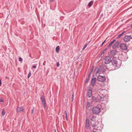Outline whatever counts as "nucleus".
Here are the masks:
<instances>
[{"instance_id": "obj_1", "label": "nucleus", "mask_w": 132, "mask_h": 132, "mask_svg": "<svg viewBox=\"0 0 132 132\" xmlns=\"http://www.w3.org/2000/svg\"><path fill=\"white\" fill-rule=\"evenodd\" d=\"M111 60V62L112 65L115 67V69H118L120 67L121 65V62L120 61H118L115 58H113Z\"/></svg>"}, {"instance_id": "obj_2", "label": "nucleus", "mask_w": 132, "mask_h": 132, "mask_svg": "<svg viewBox=\"0 0 132 132\" xmlns=\"http://www.w3.org/2000/svg\"><path fill=\"white\" fill-rule=\"evenodd\" d=\"M99 123V122L98 120L94 121H91L90 122L91 126L93 128H95L96 127L98 128L100 127Z\"/></svg>"}, {"instance_id": "obj_3", "label": "nucleus", "mask_w": 132, "mask_h": 132, "mask_svg": "<svg viewBox=\"0 0 132 132\" xmlns=\"http://www.w3.org/2000/svg\"><path fill=\"white\" fill-rule=\"evenodd\" d=\"M92 111L93 113L95 114H98L101 111V109L97 106L93 107L92 109Z\"/></svg>"}, {"instance_id": "obj_4", "label": "nucleus", "mask_w": 132, "mask_h": 132, "mask_svg": "<svg viewBox=\"0 0 132 132\" xmlns=\"http://www.w3.org/2000/svg\"><path fill=\"white\" fill-rule=\"evenodd\" d=\"M103 59L104 63L106 64H109L112 61L111 57L108 56H105Z\"/></svg>"}, {"instance_id": "obj_5", "label": "nucleus", "mask_w": 132, "mask_h": 132, "mask_svg": "<svg viewBox=\"0 0 132 132\" xmlns=\"http://www.w3.org/2000/svg\"><path fill=\"white\" fill-rule=\"evenodd\" d=\"M40 99L42 102V104L43 105L44 108L45 109L47 104L44 97L42 95L40 97Z\"/></svg>"}, {"instance_id": "obj_6", "label": "nucleus", "mask_w": 132, "mask_h": 132, "mask_svg": "<svg viewBox=\"0 0 132 132\" xmlns=\"http://www.w3.org/2000/svg\"><path fill=\"white\" fill-rule=\"evenodd\" d=\"M120 49L123 50H126L127 49V45L124 43H121L120 45Z\"/></svg>"}, {"instance_id": "obj_7", "label": "nucleus", "mask_w": 132, "mask_h": 132, "mask_svg": "<svg viewBox=\"0 0 132 132\" xmlns=\"http://www.w3.org/2000/svg\"><path fill=\"white\" fill-rule=\"evenodd\" d=\"M97 79L99 81L104 82L105 81L106 79L105 77L102 76H99L97 77Z\"/></svg>"}, {"instance_id": "obj_8", "label": "nucleus", "mask_w": 132, "mask_h": 132, "mask_svg": "<svg viewBox=\"0 0 132 132\" xmlns=\"http://www.w3.org/2000/svg\"><path fill=\"white\" fill-rule=\"evenodd\" d=\"M131 38L132 37L131 35H126L123 37V40L125 42H128L130 41Z\"/></svg>"}, {"instance_id": "obj_9", "label": "nucleus", "mask_w": 132, "mask_h": 132, "mask_svg": "<svg viewBox=\"0 0 132 132\" xmlns=\"http://www.w3.org/2000/svg\"><path fill=\"white\" fill-rule=\"evenodd\" d=\"M119 44V41L118 40L112 46L113 48L114 49H116L118 48V46Z\"/></svg>"}, {"instance_id": "obj_10", "label": "nucleus", "mask_w": 132, "mask_h": 132, "mask_svg": "<svg viewBox=\"0 0 132 132\" xmlns=\"http://www.w3.org/2000/svg\"><path fill=\"white\" fill-rule=\"evenodd\" d=\"M96 80V77H92L91 79L90 85L93 87H94L95 84Z\"/></svg>"}, {"instance_id": "obj_11", "label": "nucleus", "mask_w": 132, "mask_h": 132, "mask_svg": "<svg viewBox=\"0 0 132 132\" xmlns=\"http://www.w3.org/2000/svg\"><path fill=\"white\" fill-rule=\"evenodd\" d=\"M89 119L88 118H86V123L85 125V128L86 129H88L89 128Z\"/></svg>"}, {"instance_id": "obj_12", "label": "nucleus", "mask_w": 132, "mask_h": 132, "mask_svg": "<svg viewBox=\"0 0 132 132\" xmlns=\"http://www.w3.org/2000/svg\"><path fill=\"white\" fill-rule=\"evenodd\" d=\"M106 68V67L104 65H101L100 67V70L102 72H104Z\"/></svg>"}, {"instance_id": "obj_13", "label": "nucleus", "mask_w": 132, "mask_h": 132, "mask_svg": "<svg viewBox=\"0 0 132 132\" xmlns=\"http://www.w3.org/2000/svg\"><path fill=\"white\" fill-rule=\"evenodd\" d=\"M92 88H89L87 92V95L88 97L89 98L91 97L92 96Z\"/></svg>"}, {"instance_id": "obj_14", "label": "nucleus", "mask_w": 132, "mask_h": 132, "mask_svg": "<svg viewBox=\"0 0 132 132\" xmlns=\"http://www.w3.org/2000/svg\"><path fill=\"white\" fill-rule=\"evenodd\" d=\"M23 107H17L16 109L17 112H19L21 111H23Z\"/></svg>"}, {"instance_id": "obj_15", "label": "nucleus", "mask_w": 132, "mask_h": 132, "mask_svg": "<svg viewBox=\"0 0 132 132\" xmlns=\"http://www.w3.org/2000/svg\"><path fill=\"white\" fill-rule=\"evenodd\" d=\"M111 55L114 57V56L117 54V52L115 50H113L110 53Z\"/></svg>"}, {"instance_id": "obj_16", "label": "nucleus", "mask_w": 132, "mask_h": 132, "mask_svg": "<svg viewBox=\"0 0 132 132\" xmlns=\"http://www.w3.org/2000/svg\"><path fill=\"white\" fill-rule=\"evenodd\" d=\"M100 70V68L98 67L96 68L94 70V72L95 73V74H97L98 73Z\"/></svg>"}, {"instance_id": "obj_17", "label": "nucleus", "mask_w": 132, "mask_h": 132, "mask_svg": "<svg viewBox=\"0 0 132 132\" xmlns=\"http://www.w3.org/2000/svg\"><path fill=\"white\" fill-rule=\"evenodd\" d=\"M90 75H91V73H90L88 75V78L86 79V80L85 81V83H88L89 82V80L90 78Z\"/></svg>"}, {"instance_id": "obj_18", "label": "nucleus", "mask_w": 132, "mask_h": 132, "mask_svg": "<svg viewBox=\"0 0 132 132\" xmlns=\"http://www.w3.org/2000/svg\"><path fill=\"white\" fill-rule=\"evenodd\" d=\"M108 48H106L102 52V53H101L100 56L101 57H102L104 56V54L105 53L107 49Z\"/></svg>"}, {"instance_id": "obj_19", "label": "nucleus", "mask_w": 132, "mask_h": 132, "mask_svg": "<svg viewBox=\"0 0 132 132\" xmlns=\"http://www.w3.org/2000/svg\"><path fill=\"white\" fill-rule=\"evenodd\" d=\"M92 101L94 102H97L98 100L96 97L94 96H93L92 97Z\"/></svg>"}, {"instance_id": "obj_20", "label": "nucleus", "mask_w": 132, "mask_h": 132, "mask_svg": "<svg viewBox=\"0 0 132 132\" xmlns=\"http://www.w3.org/2000/svg\"><path fill=\"white\" fill-rule=\"evenodd\" d=\"M60 50V47L59 46H57L56 47L55 50L57 53H58Z\"/></svg>"}, {"instance_id": "obj_21", "label": "nucleus", "mask_w": 132, "mask_h": 132, "mask_svg": "<svg viewBox=\"0 0 132 132\" xmlns=\"http://www.w3.org/2000/svg\"><path fill=\"white\" fill-rule=\"evenodd\" d=\"M93 1H90V2H89V3L88 4V6H89V7H91L92 6V5L93 4Z\"/></svg>"}, {"instance_id": "obj_22", "label": "nucleus", "mask_w": 132, "mask_h": 132, "mask_svg": "<svg viewBox=\"0 0 132 132\" xmlns=\"http://www.w3.org/2000/svg\"><path fill=\"white\" fill-rule=\"evenodd\" d=\"M96 118V117H95L94 116H93L91 118V121H95V119Z\"/></svg>"}, {"instance_id": "obj_23", "label": "nucleus", "mask_w": 132, "mask_h": 132, "mask_svg": "<svg viewBox=\"0 0 132 132\" xmlns=\"http://www.w3.org/2000/svg\"><path fill=\"white\" fill-rule=\"evenodd\" d=\"M113 43L112 42H111L108 45L107 47L108 48H109L113 44Z\"/></svg>"}, {"instance_id": "obj_24", "label": "nucleus", "mask_w": 132, "mask_h": 132, "mask_svg": "<svg viewBox=\"0 0 132 132\" xmlns=\"http://www.w3.org/2000/svg\"><path fill=\"white\" fill-rule=\"evenodd\" d=\"M64 113L65 115V118L67 120H68V118H67V113L66 111H64Z\"/></svg>"}, {"instance_id": "obj_25", "label": "nucleus", "mask_w": 132, "mask_h": 132, "mask_svg": "<svg viewBox=\"0 0 132 132\" xmlns=\"http://www.w3.org/2000/svg\"><path fill=\"white\" fill-rule=\"evenodd\" d=\"M90 106V104L89 102H88L87 103V108H89Z\"/></svg>"}, {"instance_id": "obj_26", "label": "nucleus", "mask_w": 132, "mask_h": 132, "mask_svg": "<svg viewBox=\"0 0 132 132\" xmlns=\"http://www.w3.org/2000/svg\"><path fill=\"white\" fill-rule=\"evenodd\" d=\"M74 92H73L72 94V96H71V99H72V101H73L74 99Z\"/></svg>"}, {"instance_id": "obj_27", "label": "nucleus", "mask_w": 132, "mask_h": 132, "mask_svg": "<svg viewBox=\"0 0 132 132\" xmlns=\"http://www.w3.org/2000/svg\"><path fill=\"white\" fill-rule=\"evenodd\" d=\"M100 98L101 101H103L104 100V98L105 97L104 96H103V98L102 97H101V96H100Z\"/></svg>"}, {"instance_id": "obj_28", "label": "nucleus", "mask_w": 132, "mask_h": 132, "mask_svg": "<svg viewBox=\"0 0 132 132\" xmlns=\"http://www.w3.org/2000/svg\"><path fill=\"white\" fill-rule=\"evenodd\" d=\"M31 73L30 71L29 72V73L28 75V76H27V78H29L30 77L31 75Z\"/></svg>"}, {"instance_id": "obj_29", "label": "nucleus", "mask_w": 132, "mask_h": 132, "mask_svg": "<svg viewBox=\"0 0 132 132\" xmlns=\"http://www.w3.org/2000/svg\"><path fill=\"white\" fill-rule=\"evenodd\" d=\"M87 46V44H85L84 46V47H83L82 49V50H84V49Z\"/></svg>"}, {"instance_id": "obj_30", "label": "nucleus", "mask_w": 132, "mask_h": 132, "mask_svg": "<svg viewBox=\"0 0 132 132\" xmlns=\"http://www.w3.org/2000/svg\"><path fill=\"white\" fill-rule=\"evenodd\" d=\"M122 36V35L121 34H120L117 36V38H120Z\"/></svg>"}, {"instance_id": "obj_31", "label": "nucleus", "mask_w": 132, "mask_h": 132, "mask_svg": "<svg viewBox=\"0 0 132 132\" xmlns=\"http://www.w3.org/2000/svg\"><path fill=\"white\" fill-rule=\"evenodd\" d=\"M106 39L105 40H104V42L102 43V44L100 46L101 47L103 45V44L104 43L106 42Z\"/></svg>"}, {"instance_id": "obj_32", "label": "nucleus", "mask_w": 132, "mask_h": 132, "mask_svg": "<svg viewBox=\"0 0 132 132\" xmlns=\"http://www.w3.org/2000/svg\"><path fill=\"white\" fill-rule=\"evenodd\" d=\"M60 65V64L59 62H57L56 65L57 67H59Z\"/></svg>"}, {"instance_id": "obj_33", "label": "nucleus", "mask_w": 132, "mask_h": 132, "mask_svg": "<svg viewBox=\"0 0 132 132\" xmlns=\"http://www.w3.org/2000/svg\"><path fill=\"white\" fill-rule=\"evenodd\" d=\"M19 60L20 62L22 61V59L21 57H20L19 58Z\"/></svg>"}, {"instance_id": "obj_34", "label": "nucleus", "mask_w": 132, "mask_h": 132, "mask_svg": "<svg viewBox=\"0 0 132 132\" xmlns=\"http://www.w3.org/2000/svg\"><path fill=\"white\" fill-rule=\"evenodd\" d=\"M5 114V112L3 111V110L2 113V116H3Z\"/></svg>"}, {"instance_id": "obj_35", "label": "nucleus", "mask_w": 132, "mask_h": 132, "mask_svg": "<svg viewBox=\"0 0 132 132\" xmlns=\"http://www.w3.org/2000/svg\"><path fill=\"white\" fill-rule=\"evenodd\" d=\"M93 68H91V69L90 70V73H91H91L93 72Z\"/></svg>"}, {"instance_id": "obj_36", "label": "nucleus", "mask_w": 132, "mask_h": 132, "mask_svg": "<svg viewBox=\"0 0 132 132\" xmlns=\"http://www.w3.org/2000/svg\"><path fill=\"white\" fill-rule=\"evenodd\" d=\"M103 14H102L100 16V18H102L103 16Z\"/></svg>"}, {"instance_id": "obj_37", "label": "nucleus", "mask_w": 132, "mask_h": 132, "mask_svg": "<svg viewBox=\"0 0 132 132\" xmlns=\"http://www.w3.org/2000/svg\"><path fill=\"white\" fill-rule=\"evenodd\" d=\"M0 102H3V100L2 98L0 99Z\"/></svg>"}, {"instance_id": "obj_38", "label": "nucleus", "mask_w": 132, "mask_h": 132, "mask_svg": "<svg viewBox=\"0 0 132 132\" xmlns=\"http://www.w3.org/2000/svg\"><path fill=\"white\" fill-rule=\"evenodd\" d=\"M34 110L33 109H32L31 110V114H32L34 112Z\"/></svg>"}, {"instance_id": "obj_39", "label": "nucleus", "mask_w": 132, "mask_h": 132, "mask_svg": "<svg viewBox=\"0 0 132 132\" xmlns=\"http://www.w3.org/2000/svg\"><path fill=\"white\" fill-rule=\"evenodd\" d=\"M32 68H36V66L35 65H34L32 66Z\"/></svg>"}, {"instance_id": "obj_40", "label": "nucleus", "mask_w": 132, "mask_h": 132, "mask_svg": "<svg viewBox=\"0 0 132 132\" xmlns=\"http://www.w3.org/2000/svg\"><path fill=\"white\" fill-rule=\"evenodd\" d=\"M116 40L115 39H114L112 41V42L114 43V42H115L116 41Z\"/></svg>"}, {"instance_id": "obj_41", "label": "nucleus", "mask_w": 132, "mask_h": 132, "mask_svg": "<svg viewBox=\"0 0 132 132\" xmlns=\"http://www.w3.org/2000/svg\"><path fill=\"white\" fill-rule=\"evenodd\" d=\"M125 32V31H123V32H122L121 34L122 35Z\"/></svg>"}, {"instance_id": "obj_42", "label": "nucleus", "mask_w": 132, "mask_h": 132, "mask_svg": "<svg viewBox=\"0 0 132 132\" xmlns=\"http://www.w3.org/2000/svg\"><path fill=\"white\" fill-rule=\"evenodd\" d=\"M31 54L30 53V54H29V56L31 58H32V57H31Z\"/></svg>"}, {"instance_id": "obj_43", "label": "nucleus", "mask_w": 132, "mask_h": 132, "mask_svg": "<svg viewBox=\"0 0 132 132\" xmlns=\"http://www.w3.org/2000/svg\"><path fill=\"white\" fill-rule=\"evenodd\" d=\"M2 84V82L1 80L0 79V85Z\"/></svg>"}, {"instance_id": "obj_44", "label": "nucleus", "mask_w": 132, "mask_h": 132, "mask_svg": "<svg viewBox=\"0 0 132 132\" xmlns=\"http://www.w3.org/2000/svg\"><path fill=\"white\" fill-rule=\"evenodd\" d=\"M54 0H50V1L51 2H52Z\"/></svg>"}, {"instance_id": "obj_45", "label": "nucleus", "mask_w": 132, "mask_h": 132, "mask_svg": "<svg viewBox=\"0 0 132 132\" xmlns=\"http://www.w3.org/2000/svg\"><path fill=\"white\" fill-rule=\"evenodd\" d=\"M130 27L131 28H132V24H131Z\"/></svg>"}, {"instance_id": "obj_46", "label": "nucleus", "mask_w": 132, "mask_h": 132, "mask_svg": "<svg viewBox=\"0 0 132 132\" xmlns=\"http://www.w3.org/2000/svg\"><path fill=\"white\" fill-rule=\"evenodd\" d=\"M94 67V65H92V68H93Z\"/></svg>"}, {"instance_id": "obj_47", "label": "nucleus", "mask_w": 132, "mask_h": 132, "mask_svg": "<svg viewBox=\"0 0 132 132\" xmlns=\"http://www.w3.org/2000/svg\"><path fill=\"white\" fill-rule=\"evenodd\" d=\"M93 76H94V75H93Z\"/></svg>"}, {"instance_id": "obj_48", "label": "nucleus", "mask_w": 132, "mask_h": 132, "mask_svg": "<svg viewBox=\"0 0 132 132\" xmlns=\"http://www.w3.org/2000/svg\"><path fill=\"white\" fill-rule=\"evenodd\" d=\"M56 132V131H55V132Z\"/></svg>"}, {"instance_id": "obj_49", "label": "nucleus", "mask_w": 132, "mask_h": 132, "mask_svg": "<svg viewBox=\"0 0 132 132\" xmlns=\"http://www.w3.org/2000/svg\"><path fill=\"white\" fill-rule=\"evenodd\" d=\"M43 65H44V63L43 64Z\"/></svg>"}]
</instances>
